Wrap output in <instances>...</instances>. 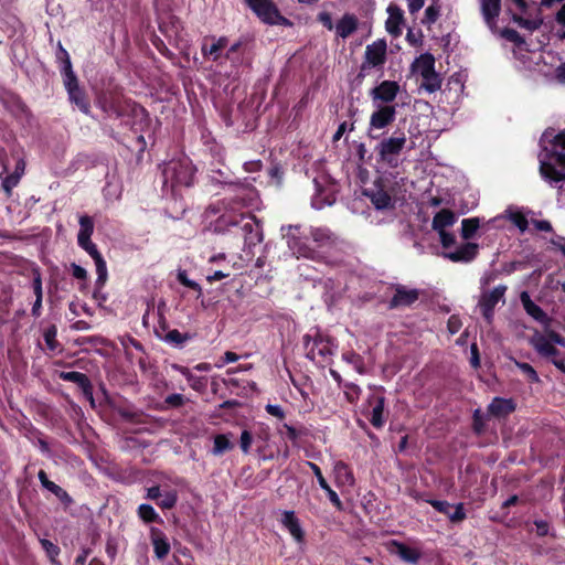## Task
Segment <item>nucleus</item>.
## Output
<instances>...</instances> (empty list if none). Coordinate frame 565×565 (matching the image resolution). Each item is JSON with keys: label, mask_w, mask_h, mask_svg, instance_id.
Listing matches in <instances>:
<instances>
[{"label": "nucleus", "mask_w": 565, "mask_h": 565, "mask_svg": "<svg viewBox=\"0 0 565 565\" xmlns=\"http://www.w3.org/2000/svg\"><path fill=\"white\" fill-rule=\"evenodd\" d=\"M457 215L448 209H443L435 214L431 222V227L438 233L443 247L448 248L456 243V236L452 232L448 231L457 222Z\"/></svg>", "instance_id": "6e6552de"}, {"label": "nucleus", "mask_w": 565, "mask_h": 565, "mask_svg": "<svg viewBox=\"0 0 565 565\" xmlns=\"http://www.w3.org/2000/svg\"><path fill=\"white\" fill-rule=\"evenodd\" d=\"M520 299L527 315L541 323H548L550 318L531 299L526 291L521 294Z\"/></svg>", "instance_id": "412c9836"}, {"label": "nucleus", "mask_w": 565, "mask_h": 565, "mask_svg": "<svg viewBox=\"0 0 565 565\" xmlns=\"http://www.w3.org/2000/svg\"><path fill=\"white\" fill-rule=\"evenodd\" d=\"M435 71V57L425 53L417 57L413 63V72L420 77L429 75Z\"/></svg>", "instance_id": "bb28decb"}, {"label": "nucleus", "mask_w": 565, "mask_h": 565, "mask_svg": "<svg viewBox=\"0 0 565 565\" xmlns=\"http://www.w3.org/2000/svg\"><path fill=\"white\" fill-rule=\"evenodd\" d=\"M307 465L309 466V468L312 470L313 475L316 476L320 488H326L328 482L324 479V477L322 476L320 468L316 463L310 462V461H308Z\"/></svg>", "instance_id": "bf43d9fd"}, {"label": "nucleus", "mask_w": 565, "mask_h": 565, "mask_svg": "<svg viewBox=\"0 0 565 565\" xmlns=\"http://www.w3.org/2000/svg\"><path fill=\"white\" fill-rule=\"evenodd\" d=\"M321 489L327 492V495H328L329 500L331 501V503L337 509L341 510L342 509V502H341L339 495L337 494V492L334 490H332L329 484H327L326 488H321Z\"/></svg>", "instance_id": "13d9d810"}, {"label": "nucleus", "mask_w": 565, "mask_h": 565, "mask_svg": "<svg viewBox=\"0 0 565 565\" xmlns=\"http://www.w3.org/2000/svg\"><path fill=\"white\" fill-rule=\"evenodd\" d=\"M477 248L478 246L472 243H467L459 247L455 252L445 253L444 256L452 262H470L477 255Z\"/></svg>", "instance_id": "a878e982"}, {"label": "nucleus", "mask_w": 565, "mask_h": 565, "mask_svg": "<svg viewBox=\"0 0 565 565\" xmlns=\"http://www.w3.org/2000/svg\"><path fill=\"white\" fill-rule=\"evenodd\" d=\"M64 86L68 94V99L74 104L82 113L89 114V103L87 102L85 94L79 88L77 77L74 73L63 77Z\"/></svg>", "instance_id": "9d476101"}, {"label": "nucleus", "mask_w": 565, "mask_h": 565, "mask_svg": "<svg viewBox=\"0 0 565 565\" xmlns=\"http://www.w3.org/2000/svg\"><path fill=\"white\" fill-rule=\"evenodd\" d=\"M252 443H253L252 434L248 430H243L242 434H241L239 445H241V449H242V451L244 454H248L249 452V448L252 446Z\"/></svg>", "instance_id": "6e6d98bb"}, {"label": "nucleus", "mask_w": 565, "mask_h": 565, "mask_svg": "<svg viewBox=\"0 0 565 565\" xmlns=\"http://www.w3.org/2000/svg\"><path fill=\"white\" fill-rule=\"evenodd\" d=\"M138 515L146 523L156 522L160 519L153 507L146 503L139 505Z\"/></svg>", "instance_id": "79ce46f5"}, {"label": "nucleus", "mask_w": 565, "mask_h": 565, "mask_svg": "<svg viewBox=\"0 0 565 565\" xmlns=\"http://www.w3.org/2000/svg\"><path fill=\"white\" fill-rule=\"evenodd\" d=\"M480 226V220L478 217L465 218L461 222V235L465 239H469L475 235Z\"/></svg>", "instance_id": "58836bf2"}, {"label": "nucleus", "mask_w": 565, "mask_h": 565, "mask_svg": "<svg viewBox=\"0 0 565 565\" xmlns=\"http://www.w3.org/2000/svg\"><path fill=\"white\" fill-rule=\"evenodd\" d=\"M96 266L97 279L96 285L103 287L107 280V266L105 259L102 257L94 260Z\"/></svg>", "instance_id": "49530a36"}, {"label": "nucleus", "mask_w": 565, "mask_h": 565, "mask_svg": "<svg viewBox=\"0 0 565 565\" xmlns=\"http://www.w3.org/2000/svg\"><path fill=\"white\" fill-rule=\"evenodd\" d=\"M515 365L520 369V371L533 383H536L540 381V377L536 373V371L533 369L532 365L524 362H519L516 360H513Z\"/></svg>", "instance_id": "8fccbe9b"}, {"label": "nucleus", "mask_w": 565, "mask_h": 565, "mask_svg": "<svg viewBox=\"0 0 565 565\" xmlns=\"http://www.w3.org/2000/svg\"><path fill=\"white\" fill-rule=\"evenodd\" d=\"M33 275H34V278H33V290H34V294H35L36 298H42L43 297V291H42L41 275H40L38 269L33 270Z\"/></svg>", "instance_id": "680f3d73"}, {"label": "nucleus", "mask_w": 565, "mask_h": 565, "mask_svg": "<svg viewBox=\"0 0 565 565\" xmlns=\"http://www.w3.org/2000/svg\"><path fill=\"white\" fill-rule=\"evenodd\" d=\"M235 202L241 206L256 207L258 204V193L249 184H237L234 189Z\"/></svg>", "instance_id": "f3484780"}, {"label": "nucleus", "mask_w": 565, "mask_h": 565, "mask_svg": "<svg viewBox=\"0 0 565 565\" xmlns=\"http://www.w3.org/2000/svg\"><path fill=\"white\" fill-rule=\"evenodd\" d=\"M44 488L55 494L61 501L71 502V498L67 492L53 481H50Z\"/></svg>", "instance_id": "603ef678"}, {"label": "nucleus", "mask_w": 565, "mask_h": 565, "mask_svg": "<svg viewBox=\"0 0 565 565\" xmlns=\"http://www.w3.org/2000/svg\"><path fill=\"white\" fill-rule=\"evenodd\" d=\"M55 337H56V329L54 327H51L45 330L44 340L51 350L55 349Z\"/></svg>", "instance_id": "0e129e2a"}, {"label": "nucleus", "mask_w": 565, "mask_h": 565, "mask_svg": "<svg viewBox=\"0 0 565 565\" xmlns=\"http://www.w3.org/2000/svg\"><path fill=\"white\" fill-rule=\"evenodd\" d=\"M515 409V403L511 398L495 397L490 403L488 411L495 417H504Z\"/></svg>", "instance_id": "393cba45"}, {"label": "nucleus", "mask_w": 565, "mask_h": 565, "mask_svg": "<svg viewBox=\"0 0 565 565\" xmlns=\"http://www.w3.org/2000/svg\"><path fill=\"white\" fill-rule=\"evenodd\" d=\"M303 344L307 350V356L311 360L318 356L327 358L332 354L331 340L319 331H316L313 334H306L303 337Z\"/></svg>", "instance_id": "1a4fd4ad"}, {"label": "nucleus", "mask_w": 565, "mask_h": 565, "mask_svg": "<svg viewBox=\"0 0 565 565\" xmlns=\"http://www.w3.org/2000/svg\"><path fill=\"white\" fill-rule=\"evenodd\" d=\"M24 171L25 162L22 158H19L15 162L14 171L2 180V189L8 195H10L12 189L18 185L22 175L24 174Z\"/></svg>", "instance_id": "5701e85b"}, {"label": "nucleus", "mask_w": 565, "mask_h": 565, "mask_svg": "<svg viewBox=\"0 0 565 565\" xmlns=\"http://www.w3.org/2000/svg\"><path fill=\"white\" fill-rule=\"evenodd\" d=\"M505 217H508L519 230L521 233H524L529 227L527 213L520 207L510 206L504 212Z\"/></svg>", "instance_id": "c85d7f7f"}, {"label": "nucleus", "mask_w": 565, "mask_h": 565, "mask_svg": "<svg viewBox=\"0 0 565 565\" xmlns=\"http://www.w3.org/2000/svg\"><path fill=\"white\" fill-rule=\"evenodd\" d=\"M443 79L440 75L434 71L429 75H425L422 77L420 87L424 88L428 93H435L441 87Z\"/></svg>", "instance_id": "f704fd0d"}, {"label": "nucleus", "mask_w": 565, "mask_h": 565, "mask_svg": "<svg viewBox=\"0 0 565 565\" xmlns=\"http://www.w3.org/2000/svg\"><path fill=\"white\" fill-rule=\"evenodd\" d=\"M356 18L352 14H344L342 19L337 23L335 32L340 38L347 39L356 30Z\"/></svg>", "instance_id": "c756f323"}, {"label": "nucleus", "mask_w": 565, "mask_h": 565, "mask_svg": "<svg viewBox=\"0 0 565 565\" xmlns=\"http://www.w3.org/2000/svg\"><path fill=\"white\" fill-rule=\"evenodd\" d=\"M195 169L188 157L172 159L167 162L162 170L163 192L171 196L179 195L183 188L193 184Z\"/></svg>", "instance_id": "7ed1b4c3"}, {"label": "nucleus", "mask_w": 565, "mask_h": 565, "mask_svg": "<svg viewBox=\"0 0 565 565\" xmlns=\"http://www.w3.org/2000/svg\"><path fill=\"white\" fill-rule=\"evenodd\" d=\"M398 92V83L394 81H383L381 84H379L371 90V97L373 104L376 107H380L385 106L384 104L388 105L390 103H392L396 98Z\"/></svg>", "instance_id": "9b49d317"}, {"label": "nucleus", "mask_w": 565, "mask_h": 565, "mask_svg": "<svg viewBox=\"0 0 565 565\" xmlns=\"http://www.w3.org/2000/svg\"><path fill=\"white\" fill-rule=\"evenodd\" d=\"M56 56L61 61V73L63 77L70 75V73H74L72 70L70 55L67 51L61 45V43L58 44V51Z\"/></svg>", "instance_id": "ea45409f"}, {"label": "nucleus", "mask_w": 565, "mask_h": 565, "mask_svg": "<svg viewBox=\"0 0 565 565\" xmlns=\"http://www.w3.org/2000/svg\"><path fill=\"white\" fill-rule=\"evenodd\" d=\"M388 18L385 22L386 31L393 36H399L404 25V12L396 6L391 3L387 9Z\"/></svg>", "instance_id": "dca6fc26"}, {"label": "nucleus", "mask_w": 565, "mask_h": 565, "mask_svg": "<svg viewBox=\"0 0 565 565\" xmlns=\"http://www.w3.org/2000/svg\"><path fill=\"white\" fill-rule=\"evenodd\" d=\"M151 542L157 558L163 559L170 552V544L166 535L159 530H152Z\"/></svg>", "instance_id": "cd10ccee"}, {"label": "nucleus", "mask_w": 565, "mask_h": 565, "mask_svg": "<svg viewBox=\"0 0 565 565\" xmlns=\"http://www.w3.org/2000/svg\"><path fill=\"white\" fill-rule=\"evenodd\" d=\"M227 43L228 40L225 36H220L217 39L211 38V43L205 39L201 47L202 55L209 61L222 64L223 58H225V54H223V52L226 49Z\"/></svg>", "instance_id": "ddd939ff"}, {"label": "nucleus", "mask_w": 565, "mask_h": 565, "mask_svg": "<svg viewBox=\"0 0 565 565\" xmlns=\"http://www.w3.org/2000/svg\"><path fill=\"white\" fill-rule=\"evenodd\" d=\"M553 30L557 39L565 40V2L554 11Z\"/></svg>", "instance_id": "2f4dec72"}, {"label": "nucleus", "mask_w": 565, "mask_h": 565, "mask_svg": "<svg viewBox=\"0 0 565 565\" xmlns=\"http://www.w3.org/2000/svg\"><path fill=\"white\" fill-rule=\"evenodd\" d=\"M40 543H41L42 548L45 551L47 557L50 558V561L53 564H55L56 557L60 554V547L46 539H41Z\"/></svg>", "instance_id": "09e8293b"}, {"label": "nucleus", "mask_w": 565, "mask_h": 565, "mask_svg": "<svg viewBox=\"0 0 565 565\" xmlns=\"http://www.w3.org/2000/svg\"><path fill=\"white\" fill-rule=\"evenodd\" d=\"M238 360H239V355H237L236 353H234L232 351H227V352H225L223 359L215 364V366L217 369H222L225 364L234 363Z\"/></svg>", "instance_id": "052dcab7"}, {"label": "nucleus", "mask_w": 565, "mask_h": 565, "mask_svg": "<svg viewBox=\"0 0 565 565\" xmlns=\"http://www.w3.org/2000/svg\"><path fill=\"white\" fill-rule=\"evenodd\" d=\"M365 194L377 210H385L393 206L392 196L381 186L376 185L375 189L369 190Z\"/></svg>", "instance_id": "b1692460"}, {"label": "nucleus", "mask_w": 565, "mask_h": 565, "mask_svg": "<svg viewBox=\"0 0 565 565\" xmlns=\"http://www.w3.org/2000/svg\"><path fill=\"white\" fill-rule=\"evenodd\" d=\"M481 10L486 23L493 29L501 11V0H481Z\"/></svg>", "instance_id": "4be33fe9"}, {"label": "nucleus", "mask_w": 565, "mask_h": 565, "mask_svg": "<svg viewBox=\"0 0 565 565\" xmlns=\"http://www.w3.org/2000/svg\"><path fill=\"white\" fill-rule=\"evenodd\" d=\"M265 409L269 415L276 418L282 419L285 417V412L280 405L267 404Z\"/></svg>", "instance_id": "69168bd1"}, {"label": "nucleus", "mask_w": 565, "mask_h": 565, "mask_svg": "<svg viewBox=\"0 0 565 565\" xmlns=\"http://www.w3.org/2000/svg\"><path fill=\"white\" fill-rule=\"evenodd\" d=\"M158 505L161 509H172L178 501V493L175 490H167L163 493H161V497L159 498Z\"/></svg>", "instance_id": "37998d69"}, {"label": "nucleus", "mask_w": 565, "mask_h": 565, "mask_svg": "<svg viewBox=\"0 0 565 565\" xmlns=\"http://www.w3.org/2000/svg\"><path fill=\"white\" fill-rule=\"evenodd\" d=\"M396 108L392 105L380 106L370 117V130L384 129L395 120Z\"/></svg>", "instance_id": "2eb2a0df"}, {"label": "nucleus", "mask_w": 565, "mask_h": 565, "mask_svg": "<svg viewBox=\"0 0 565 565\" xmlns=\"http://www.w3.org/2000/svg\"><path fill=\"white\" fill-rule=\"evenodd\" d=\"M190 339H191L190 334L181 333L177 329L170 330L166 334V341L169 342V343H173L175 345H182L183 343H185Z\"/></svg>", "instance_id": "de8ad7c7"}, {"label": "nucleus", "mask_w": 565, "mask_h": 565, "mask_svg": "<svg viewBox=\"0 0 565 565\" xmlns=\"http://www.w3.org/2000/svg\"><path fill=\"white\" fill-rule=\"evenodd\" d=\"M281 524L290 533L297 543L303 542V530L294 511H284L281 515Z\"/></svg>", "instance_id": "aec40b11"}, {"label": "nucleus", "mask_w": 565, "mask_h": 565, "mask_svg": "<svg viewBox=\"0 0 565 565\" xmlns=\"http://www.w3.org/2000/svg\"><path fill=\"white\" fill-rule=\"evenodd\" d=\"M438 17H439V8H437L435 6H429L425 10V17L423 19V23L427 24V25H431L437 21Z\"/></svg>", "instance_id": "864d4df0"}, {"label": "nucleus", "mask_w": 565, "mask_h": 565, "mask_svg": "<svg viewBox=\"0 0 565 565\" xmlns=\"http://www.w3.org/2000/svg\"><path fill=\"white\" fill-rule=\"evenodd\" d=\"M386 55V44L384 41H377L366 46L365 64L372 67L384 64Z\"/></svg>", "instance_id": "6ab92c4d"}, {"label": "nucleus", "mask_w": 565, "mask_h": 565, "mask_svg": "<svg viewBox=\"0 0 565 565\" xmlns=\"http://www.w3.org/2000/svg\"><path fill=\"white\" fill-rule=\"evenodd\" d=\"M429 503L440 513L446 514L451 522H460L466 518L463 504H450L447 501L430 500Z\"/></svg>", "instance_id": "a211bd4d"}, {"label": "nucleus", "mask_w": 565, "mask_h": 565, "mask_svg": "<svg viewBox=\"0 0 565 565\" xmlns=\"http://www.w3.org/2000/svg\"><path fill=\"white\" fill-rule=\"evenodd\" d=\"M257 18L269 25H287L289 21L282 17L273 0H244Z\"/></svg>", "instance_id": "0eeeda50"}, {"label": "nucleus", "mask_w": 565, "mask_h": 565, "mask_svg": "<svg viewBox=\"0 0 565 565\" xmlns=\"http://www.w3.org/2000/svg\"><path fill=\"white\" fill-rule=\"evenodd\" d=\"M384 397H377L376 404L372 409L371 423L374 427L380 428L384 425Z\"/></svg>", "instance_id": "4c0bfd02"}, {"label": "nucleus", "mask_w": 565, "mask_h": 565, "mask_svg": "<svg viewBox=\"0 0 565 565\" xmlns=\"http://www.w3.org/2000/svg\"><path fill=\"white\" fill-rule=\"evenodd\" d=\"M418 294L416 290H408L405 288H398L391 300L392 307L408 306L417 300Z\"/></svg>", "instance_id": "7c9ffc66"}, {"label": "nucleus", "mask_w": 565, "mask_h": 565, "mask_svg": "<svg viewBox=\"0 0 565 565\" xmlns=\"http://www.w3.org/2000/svg\"><path fill=\"white\" fill-rule=\"evenodd\" d=\"M315 192L311 198V206L321 210L330 206L335 202L338 185L334 180L327 173L321 172L313 178Z\"/></svg>", "instance_id": "423d86ee"}, {"label": "nucleus", "mask_w": 565, "mask_h": 565, "mask_svg": "<svg viewBox=\"0 0 565 565\" xmlns=\"http://www.w3.org/2000/svg\"><path fill=\"white\" fill-rule=\"evenodd\" d=\"M281 233L289 250L298 258L319 259L318 248H326L335 243V236L326 227L301 231L298 225H284Z\"/></svg>", "instance_id": "f03ea898"}, {"label": "nucleus", "mask_w": 565, "mask_h": 565, "mask_svg": "<svg viewBox=\"0 0 565 565\" xmlns=\"http://www.w3.org/2000/svg\"><path fill=\"white\" fill-rule=\"evenodd\" d=\"M551 331L552 330H547L546 333L536 331L529 340V343L542 356L555 358L558 353L554 345L555 342L552 340Z\"/></svg>", "instance_id": "4468645a"}, {"label": "nucleus", "mask_w": 565, "mask_h": 565, "mask_svg": "<svg viewBox=\"0 0 565 565\" xmlns=\"http://www.w3.org/2000/svg\"><path fill=\"white\" fill-rule=\"evenodd\" d=\"M60 376L64 381L76 383L85 392L90 387L89 380L84 373L76 371L62 372Z\"/></svg>", "instance_id": "c9c22d12"}, {"label": "nucleus", "mask_w": 565, "mask_h": 565, "mask_svg": "<svg viewBox=\"0 0 565 565\" xmlns=\"http://www.w3.org/2000/svg\"><path fill=\"white\" fill-rule=\"evenodd\" d=\"M172 369L180 372L188 380L190 386L193 390H200V387L202 386L201 379L194 376L188 367H184L179 364H173Z\"/></svg>", "instance_id": "a18cd8bd"}, {"label": "nucleus", "mask_w": 565, "mask_h": 565, "mask_svg": "<svg viewBox=\"0 0 565 565\" xmlns=\"http://www.w3.org/2000/svg\"><path fill=\"white\" fill-rule=\"evenodd\" d=\"M94 232V222L93 218L88 215L79 216V231L77 234V243H85L90 241V236Z\"/></svg>", "instance_id": "473e14b6"}, {"label": "nucleus", "mask_w": 565, "mask_h": 565, "mask_svg": "<svg viewBox=\"0 0 565 565\" xmlns=\"http://www.w3.org/2000/svg\"><path fill=\"white\" fill-rule=\"evenodd\" d=\"M233 447H234V445L230 440L228 436L220 434V435H216L214 437V446H213V449H212V454L214 456H221L225 451L231 450Z\"/></svg>", "instance_id": "e433bc0d"}, {"label": "nucleus", "mask_w": 565, "mask_h": 565, "mask_svg": "<svg viewBox=\"0 0 565 565\" xmlns=\"http://www.w3.org/2000/svg\"><path fill=\"white\" fill-rule=\"evenodd\" d=\"M461 326H462V323H461V320L459 319V317L451 316L448 319L447 328H448V331L450 334L457 333L460 330Z\"/></svg>", "instance_id": "e2e57ef3"}, {"label": "nucleus", "mask_w": 565, "mask_h": 565, "mask_svg": "<svg viewBox=\"0 0 565 565\" xmlns=\"http://www.w3.org/2000/svg\"><path fill=\"white\" fill-rule=\"evenodd\" d=\"M540 172L551 184L558 185L557 200L565 205V131L547 128L540 139Z\"/></svg>", "instance_id": "f257e3e1"}, {"label": "nucleus", "mask_w": 565, "mask_h": 565, "mask_svg": "<svg viewBox=\"0 0 565 565\" xmlns=\"http://www.w3.org/2000/svg\"><path fill=\"white\" fill-rule=\"evenodd\" d=\"M72 275L78 280H85L87 278V270L82 266L73 263L71 264Z\"/></svg>", "instance_id": "338daca9"}, {"label": "nucleus", "mask_w": 565, "mask_h": 565, "mask_svg": "<svg viewBox=\"0 0 565 565\" xmlns=\"http://www.w3.org/2000/svg\"><path fill=\"white\" fill-rule=\"evenodd\" d=\"M406 141L404 132L394 134L382 139L375 148L380 161L391 168H397L401 163V154L406 146Z\"/></svg>", "instance_id": "39448f33"}, {"label": "nucleus", "mask_w": 565, "mask_h": 565, "mask_svg": "<svg viewBox=\"0 0 565 565\" xmlns=\"http://www.w3.org/2000/svg\"><path fill=\"white\" fill-rule=\"evenodd\" d=\"M507 287L504 285H499L494 287L492 290L487 291L482 295L479 306L481 308L483 317L491 321L493 317L494 307L503 300Z\"/></svg>", "instance_id": "f8f14e48"}, {"label": "nucleus", "mask_w": 565, "mask_h": 565, "mask_svg": "<svg viewBox=\"0 0 565 565\" xmlns=\"http://www.w3.org/2000/svg\"><path fill=\"white\" fill-rule=\"evenodd\" d=\"M554 76L559 84L565 85V63L559 64L555 68Z\"/></svg>", "instance_id": "774afa93"}, {"label": "nucleus", "mask_w": 565, "mask_h": 565, "mask_svg": "<svg viewBox=\"0 0 565 565\" xmlns=\"http://www.w3.org/2000/svg\"><path fill=\"white\" fill-rule=\"evenodd\" d=\"M94 260L102 257L96 245L92 241L78 244Z\"/></svg>", "instance_id": "4d7b16f0"}, {"label": "nucleus", "mask_w": 565, "mask_h": 565, "mask_svg": "<svg viewBox=\"0 0 565 565\" xmlns=\"http://www.w3.org/2000/svg\"><path fill=\"white\" fill-rule=\"evenodd\" d=\"M333 470L338 480L350 484L353 482L352 473L350 472L348 465L343 461H337Z\"/></svg>", "instance_id": "a19ab883"}, {"label": "nucleus", "mask_w": 565, "mask_h": 565, "mask_svg": "<svg viewBox=\"0 0 565 565\" xmlns=\"http://www.w3.org/2000/svg\"><path fill=\"white\" fill-rule=\"evenodd\" d=\"M342 359L351 364L353 366V369L362 374L364 373V363H363V359L361 355H359L358 353L355 352H347V353H343L342 355Z\"/></svg>", "instance_id": "c03bdc74"}, {"label": "nucleus", "mask_w": 565, "mask_h": 565, "mask_svg": "<svg viewBox=\"0 0 565 565\" xmlns=\"http://www.w3.org/2000/svg\"><path fill=\"white\" fill-rule=\"evenodd\" d=\"M164 402L170 407H181L185 404L186 399L182 394L174 393L167 396Z\"/></svg>", "instance_id": "5fc2aeb1"}, {"label": "nucleus", "mask_w": 565, "mask_h": 565, "mask_svg": "<svg viewBox=\"0 0 565 565\" xmlns=\"http://www.w3.org/2000/svg\"><path fill=\"white\" fill-rule=\"evenodd\" d=\"M242 231L244 232L245 245L250 248L256 246L263 241V231L258 221L252 215L238 214L231 215L230 212H224L217 220L216 230L222 231L224 226L238 225L242 221Z\"/></svg>", "instance_id": "20e7f679"}, {"label": "nucleus", "mask_w": 565, "mask_h": 565, "mask_svg": "<svg viewBox=\"0 0 565 565\" xmlns=\"http://www.w3.org/2000/svg\"><path fill=\"white\" fill-rule=\"evenodd\" d=\"M394 546L395 554H397L403 561L416 563L419 559L420 554L417 550L402 543H396Z\"/></svg>", "instance_id": "72a5a7b5"}, {"label": "nucleus", "mask_w": 565, "mask_h": 565, "mask_svg": "<svg viewBox=\"0 0 565 565\" xmlns=\"http://www.w3.org/2000/svg\"><path fill=\"white\" fill-rule=\"evenodd\" d=\"M178 281L183 286L198 291L199 296L202 294L201 286L196 281L190 279L185 270L178 271Z\"/></svg>", "instance_id": "3c124183"}]
</instances>
